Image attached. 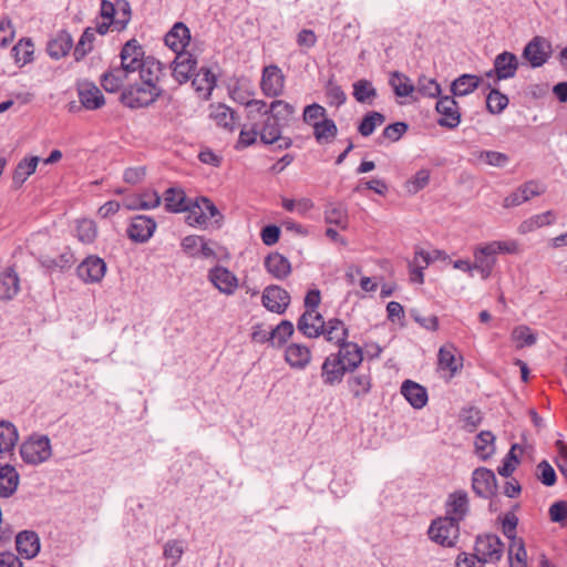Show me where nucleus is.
I'll return each instance as SVG.
<instances>
[{"label":"nucleus","mask_w":567,"mask_h":567,"mask_svg":"<svg viewBox=\"0 0 567 567\" xmlns=\"http://www.w3.org/2000/svg\"><path fill=\"white\" fill-rule=\"evenodd\" d=\"M427 535L432 542L443 547H454L460 536V523L451 517H437L432 520Z\"/></svg>","instance_id":"f257e3e1"},{"label":"nucleus","mask_w":567,"mask_h":567,"mask_svg":"<svg viewBox=\"0 0 567 567\" xmlns=\"http://www.w3.org/2000/svg\"><path fill=\"white\" fill-rule=\"evenodd\" d=\"M162 91V87H151V85L142 82L141 84H134L126 87L121 93L120 100L130 109L146 107L156 101Z\"/></svg>","instance_id":"f03ea898"},{"label":"nucleus","mask_w":567,"mask_h":567,"mask_svg":"<svg viewBox=\"0 0 567 567\" xmlns=\"http://www.w3.org/2000/svg\"><path fill=\"white\" fill-rule=\"evenodd\" d=\"M473 549L475 557L483 563L497 564L504 555L505 545L497 535L487 533L476 536Z\"/></svg>","instance_id":"7ed1b4c3"},{"label":"nucleus","mask_w":567,"mask_h":567,"mask_svg":"<svg viewBox=\"0 0 567 567\" xmlns=\"http://www.w3.org/2000/svg\"><path fill=\"white\" fill-rule=\"evenodd\" d=\"M280 126L277 121L272 120L269 115L266 116L260 131L257 130L256 124L250 128V145L256 142V136L259 134L264 144L276 145V150H287L291 146L292 141L290 137L281 136Z\"/></svg>","instance_id":"20e7f679"},{"label":"nucleus","mask_w":567,"mask_h":567,"mask_svg":"<svg viewBox=\"0 0 567 567\" xmlns=\"http://www.w3.org/2000/svg\"><path fill=\"white\" fill-rule=\"evenodd\" d=\"M20 455L28 464H40L51 456V444L48 436L30 437L20 446Z\"/></svg>","instance_id":"39448f33"},{"label":"nucleus","mask_w":567,"mask_h":567,"mask_svg":"<svg viewBox=\"0 0 567 567\" xmlns=\"http://www.w3.org/2000/svg\"><path fill=\"white\" fill-rule=\"evenodd\" d=\"M100 16L113 22L117 31H122L131 20V6L126 0H118L116 6L109 0H102Z\"/></svg>","instance_id":"423d86ee"},{"label":"nucleus","mask_w":567,"mask_h":567,"mask_svg":"<svg viewBox=\"0 0 567 567\" xmlns=\"http://www.w3.org/2000/svg\"><path fill=\"white\" fill-rule=\"evenodd\" d=\"M551 55V44L543 37H534L524 48L523 58L532 68L543 66Z\"/></svg>","instance_id":"0eeeda50"},{"label":"nucleus","mask_w":567,"mask_h":567,"mask_svg":"<svg viewBox=\"0 0 567 567\" xmlns=\"http://www.w3.org/2000/svg\"><path fill=\"white\" fill-rule=\"evenodd\" d=\"M471 485L477 497L487 499L496 493L497 480L492 470L477 467L472 473Z\"/></svg>","instance_id":"6e6552de"},{"label":"nucleus","mask_w":567,"mask_h":567,"mask_svg":"<svg viewBox=\"0 0 567 567\" xmlns=\"http://www.w3.org/2000/svg\"><path fill=\"white\" fill-rule=\"evenodd\" d=\"M546 186L543 183L535 179L528 181L506 196L503 206L505 208L519 206L530 198L544 194Z\"/></svg>","instance_id":"1a4fd4ad"},{"label":"nucleus","mask_w":567,"mask_h":567,"mask_svg":"<svg viewBox=\"0 0 567 567\" xmlns=\"http://www.w3.org/2000/svg\"><path fill=\"white\" fill-rule=\"evenodd\" d=\"M196 65L197 60L193 56V54L188 52H179L176 53L175 60L172 63V75L179 83H186L194 75V83L198 81V76L200 74H196Z\"/></svg>","instance_id":"9d476101"},{"label":"nucleus","mask_w":567,"mask_h":567,"mask_svg":"<svg viewBox=\"0 0 567 567\" xmlns=\"http://www.w3.org/2000/svg\"><path fill=\"white\" fill-rule=\"evenodd\" d=\"M436 112L441 115L437 124L446 128H455L461 123L458 104L453 96H441L435 105Z\"/></svg>","instance_id":"9b49d317"},{"label":"nucleus","mask_w":567,"mask_h":567,"mask_svg":"<svg viewBox=\"0 0 567 567\" xmlns=\"http://www.w3.org/2000/svg\"><path fill=\"white\" fill-rule=\"evenodd\" d=\"M517 56L508 51L497 54L494 59V68L486 72L487 78H496V81L508 80L515 76L518 69Z\"/></svg>","instance_id":"f8f14e48"},{"label":"nucleus","mask_w":567,"mask_h":567,"mask_svg":"<svg viewBox=\"0 0 567 567\" xmlns=\"http://www.w3.org/2000/svg\"><path fill=\"white\" fill-rule=\"evenodd\" d=\"M446 517L463 522L470 513V498L464 489H456L447 495L445 502Z\"/></svg>","instance_id":"ddd939ff"},{"label":"nucleus","mask_w":567,"mask_h":567,"mask_svg":"<svg viewBox=\"0 0 567 567\" xmlns=\"http://www.w3.org/2000/svg\"><path fill=\"white\" fill-rule=\"evenodd\" d=\"M156 226L157 224L152 217L145 215L134 216L126 230L127 237L134 243H146L153 236Z\"/></svg>","instance_id":"4468645a"},{"label":"nucleus","mask_w":567,"mask_h":567,"mask_svg":"<svg viewBox=\"0 0 567 567\" xmlns=\"http://www.w3.org/2000/svg\"><path fill=\"white\" fill-rule=\"evenodd\" d=\"M76 272L84 282L96 284L104 278L106 264L97 256H89L78 266Z\"/></svg>","instance_id":"2eb2a0df"},{"label":"nucleus","mask_w":567,"mask_h":567,"mask_svg":"<svg viewBox=\"0 0 567 567\" xmlns=\"http://www.w3.org/2000/svg\"><path fill=\"white\" fill-rule=\"evenodd\" d=\"M260 86L265 95L278 96L285 87V75L280 68L275 64L265 66L262 70Z\"/></svg>","instance_id":"dca6fc26"},{"label":"nucleus","mask_w":567,"mask_h":567,"mask_svg":"<svg viewBox=\"0 0 567 567\" xmlns=\"http://www.w3.org/2000/svg\"><path fill=\"white\" fill-rule=\"evenodd\" d=\"M78 97L85 110H97L105 105V97L95 83L82 81L78 83Z\"/></svg>","instance_id":"f3484780"},{"label":"nucleus","mask_w":567,"mask_h":567,"mask_svg":"<svg viewBox=\"0 0 567 567\" xmlns=\"http://www.w3.org/2000/svg\"><path fill=\"white\" fill-rule=\"evenodd\" d=\"M120 56L121 65L126 72L137 71L146 59L144 49L136 39H131L123 45Z\"/></svg>","instance_id":"a211bd4d"},{"label":"nucleus","mask_w":567,"mask_h":567,"mask_svg":"<svg viewBox=\"0 0 567 567\" xmlns=\"http://www.w3.org/2000/svg\"><path fill=\"white\" fill-rule=\"evenodd\" d=\"M261 301L269 311L281 315L290 303V295L279 286H268L262 292Z\"/></svg>","instance_id":"6ab92c4d"},{"label":"nucleus","mask_w":567,"mask_h":567,"mask_svg":"<svg viewBox=\"0 0 567 567\" xmlns=\"http://www.w3.org/2000/svg\"><path fill=\"white\" fill-rule=\"evenodd\" d=\"M208 279L220 292L231 295L238 287L236 276L227 268L216 266L208 272Z\"/></svg>","instance_id":"aec40b11"},{"label":"nucleus","mask_w":567,"mask_h":567,"mask_svg":"<svg viewBox=\"0 0 567 567\" xmlns=\"http://www.w3.org/2000/svg\"><path fill=\"white\" fill-rule=\"evenodd\" d=\"M347 372V368H344L340 362V358L336 357L334 353L329 354L321 367V378L326 385L341 383Z\"/></svg>","instance_id":"412c9836"},{"label":"nucleus","mask_w":567,"mask_h":567,"mask_svg":"<svg viewBox=\"0 0 567 567\" xmlns=\"http://www.w3.org/2000/svg\"><path fill=\"white\" fill-rule=\"evenodd\" d=\"M348 372H353L363 361L362 348L355 342L347 341L340 343L339 351L334 353Z\"/></svg>","instance_id":"4be33fe9"},{"label":"nucleus","mask_w":567,"mask_h":567,"mask_svg":"<svg viewBox=\"0 0 567 567\" xmlns=\"http://www.w3.org/2000/svg\"><path fill=\"white\" fill-rule=\"evenodd\" d=\"M320 331H322L321 336H323L328 342L338 347L340 343H346L349 338L348 327L341 319L338 318H332L328 321L323 320V327Z\"/></svg>","instance_id":"5701e85b"},{"label":"nucleus","mask_w":567,"mask_h":567,"mask_svg":"<svg viewBox=\"0 0 567 567\" xmlns=\"http://www.w3.org/2000/svg\"><path fill=\"white\" fill-rule=\"evenodd\" d=\"M189 41V29L183 22H176L164 37L165 44L175 53L183 52Z\"/></svg>","instance_id":"b1692460"},{"label":"nucleus","mask_w":567,"mask_h":567,"mask_svg":"<svg viewBox=\"0 0 567 567\" xmlns=\"http://www.w3.org/2000/svg\"><path fill=\"white\" fill-rule=\"evenodd\" d=\"M474 259V269L480 271L483 279H487L496 264V255L492 252L488 243L475 248Z\"/></svg>","instance_id":"393cba45"},{"label":"nucleus","mask_w":567,"mask_h":567,"mask_svg":"<svg viewBox=\"0 0 567 567\" xmlns=\"http://www.w3.org/2000/svg\"><path fill=\"white\" fill-rule=\"evenodd\" d=\"M16 547L18 553L27 558L31 559L40 551V539L33 530H22L16 537Z\"/></svg>","instance_id":"a878e982"},{"label":"nucleus","mask_w":567,"mask_h":567,"mask_svg":"<svg viewBox=\"0 0 567 567\" xmlns=\"http://www.w3.org/2000/svg\"><path fill=\"white\" fill-rule=\"evenodd\" d=\"M140 76L143 83L148 85L161 87L159 82L162 76H164V65L153 56H146L143 65L138 68Z\"/></svg>","instance_id":"bb28decb"},{"label":"nucleus","mask_w":567,"mask_h":567,"mask_svg":"<svg viewBox=\"0 0 567 567\" xmlns=\"http://www.w3.org/2000/svg\"><path fill=\"white\" fill-rule=\"evenodd\" d=\"M311 351L300 343H291L286 348L285 360L292 368L303 370L311 361Z\"/></svg>","instance_id":"cd10ccee"},{"label":"nucleus","mask_w":567,"mask_h":567,"mask_svg":"<svg viewBox=\"0 0 567 567\" xmlns=\"http://www.w3.org/2000/svg\"><path fill=\"white\" fill-rule=\"evenodd\" d=\"M73 47V38L66 30L59 31L47 43L48 54L55 60L65 56Z\"/></svg>","instance_id":"c85d7f7f"},{"label":"nucleus","mask_w":567,"mask_h":567,"mask_svg":"<svg viewBox=\"0 0 567 567\" xmlns=\"http://www.w3.org/2000/svg\"><path fill=\"white\" fill-rule=\"evenodd\" d=\"M323 327V317L313 311H305L297 322V329L307 338H318L321 336Z\"/></svg>","instance_id":"c756f323"},{"label":"nucleus","mask_w":567,"mask_h":567,"mask_svg":"<svg viewBox=\"0 0 567 567\" xmlns=\"http://www.w3.org/2000/svg\"><path fill=\"white\" fill-rule=\"evenodd\" d=\"M401 394L414 409H422L427 403L426 389L412 380L402 383Z\"/></svg>","instance_id":"7c9ffc66"},{"label":"nucleus","mask_w":567,"mask_h":567,"mask_svg":"<svg viewBox=\"0 0 567 567\" xmlns=\"http://www.w3.org/2000/svg\"><path fill=\"white\" fill-rule=\"evenodd\" d=\"M20 482V475L16 467L10 464L0 465V497L12 496Z\"/></svg>","instance_id":"2f4dec72"},{"label":"nucleus","mask_w":567,"mask_h":567,"mask_svg":"<svg viewBox=\"0 0 567 567\" xmlns=\"http://www.w3.org/2000/svg\"><path fill=\"white\" fill-rule=\"evenodd\" d=\"M40 158L30 156L22 158L12 173V187L19 189L24 182L35 172Z\"/></svg>","instance_id":"473e14b6"},{"label":"nucleus","mask_w":567,"mask_h":567,"mask_svg":"<svg viewBox=\"0 0 567 567\" xmlns=\"http://www.w3.org/2000/svg\"><path fill=\"white\" fill-rule=\"evenodd\" d=\"M164 207L169 213H182L187 209V199L185 192L178 187H169L163 195Z\"/></svg>","instance_id":"72a5a7b5"},{"label":"nucleus","mask_w":567,"mask_h":567,"mask_svg":"<svg viewBox=\"0 0 567 567\" xmlns=\"http://www.w3.org/2000/svg\"><path fill=\"white\" fill-rule=\"evenodd\" d=\"M265 267L269 274L278 279L286 278L291 271L289 260L279 252L268 255L265 259Z\"/></svg>","instance_id":"f704fd0d"},{"label":"nucleus","mask_w":567,"mask_h":567,"mask_svg":"<svg viewBox=\"0 0 567 567\" xmlns=\"http://www.w3.org/2000/svg\"><path fill=\"white\" fill-rule=\"evenodd\" d=\"M195 202L200 206L199 214L203 215L205 219V228L208 226L219 228L221 225L223 215L217 209L215 204L207 197H198L195 199Z\"/></svg>","instance_id":"c9c22d12"},{"label":"nucleus","mask_w":567,"mask_h":567,"mask_svg":"<svg viewBox=\"0 0 567 567\" xmlns=\"http://www.w3.org/2000/svg\"><path fill=\"white\" fill-rule=\"evenodd\" d=\"M481 83V78L474 74H462L451 84V92L454 96H465L474 92Z\"/></svg>","instance_id":"e433bc0d"},{"label":"nucleus","mask_w":567,"mask_h":567,"mask_svg":"<svg viewBox=\"0 0 567 567\" xmlns=\"http://www.w3.org/2000/svg\"><path fill=\"white\" fill-rule=\"evenodd\" d=\"M475 454L481 461H487L495 453V435L489 431H482L475 437Z\"/></svg>","instance_id":"4c0bfd02"},{"label":"nucleus","mask_w":567,"mask_h":567,"mask_svg":"<svg viewBox=\"0 0 567 567\" xmlns=\"http://www.w3.org/2000/svg\"><path fill=\"white\" fill-rule=\"evenodd\" d=\"M268 111H270L269 116L272 120L281 125H286L292 120L296 107L284 100H275L270 103Z\"/></svg>","instance_id":"58836bf2"},{"label":"nucleus","mask_w":567,"mask_h":567,"mask_svg":"<svg viewBox=\"0 0 567 567\" xmlns=\"http://www.w3.org/2000/svg\"><path fill=\"white\" fill-rule=\"evenodd\" d=\"M19 292V277L8 269L0 275V300H10Z\"/></svg>","instance_id":"ea45409f"},{"label":"nucleus","mask_w":567,"mask_h":567,"mask_svg":"<svg viewBox=\"0 0 567 567\" xmlns=\"http://www.w3.org/2000/svg\"><path fill=\"white\" fill-rule=\"evenodd\" d=\"M389 84L399 97H408L415 91V85L410 78L399 71L390 73Z\"/></svg>","instance_id":"a19ab883"},{"label":"nucleus","mask_w":567,"mask_h":567,"mask_svg":"<svg viewBox=\"0 0 567 567\" xmlns=\"http://www.w3.org/2000/svg\"><path fill=\"white\" fill-rule=\"evenodd\" d=\"M433 261L430 252L421 249L415 251L414 258L410 264L411 267V280L416 284H423L424 275L423 270Z\"/></svg>","instance_id":"79ce46f5"},{"label":"nucleus","mask_w":567,"mask_h":567,"mask_svg":"<svg viewBox=\"0 0 567 567\" xmlns=\"http://www.w3.org/2000/svg\"><path fill=\"white\" fill-rule=\"evenodd\" d=\"M338 134V127L333 120L323 118L315 124L313 136L319 144H328L334 140Z\"/></svg>","instance_id":"37998d69"},{"label":"nucleus","mask_w":567,"mask_h":567,"mask_svg":"<svg viewBox=\"0 0 567 567\" xmlns=\"http://www.w3.org/2000/svg\"><path fill=\"white\" fill-rule=\"evenodd\" d=\"M127 73L128 72H126L122 65L120 68H114L102 74L101 85L107 92H117L123 85Z\"/></svg>","instance_id":"c03bdc74"},{"label":"nucleus","mask_w":567,"mask_h":567,"mask_svg":"<svg viewBox=\"0 0 567 567\" xmlns=\"http://www.w3.org/2000/svg\"><path fill=\"white\" fill-rule=\"evenodd\" d=\"M18 441L16 426L6 421L0 422V453L11 452Z\"/></svg>","instance_id":"a18cd8bd"},{"label":"nucleus","mask_w":567,"mask_h":567,"mask_svg":"<svg viewBox=\"0 0 567 567\" xmlns=\"http://www.w3.org/2000/svg\"><path fill=\"white\" fill-rule=\"evenodd\" d=\"M212 117L215 120L218 126H221L229 131L235 130V127L239 124L238 117L235 115V112L226 105H218L213 111Z\"/></svg>","instance_id":"49530a36"},{"label":"nucleus","mask_w":567,"mask_h":567,"mask_svg":"<svg viewBox=\"0 0 567 567\" xmlns=\"http://www.w3.org/2000/svg\"><path fill=\"white\" fill-rule=\"evenodd\" d=\"M293 324L289 320H282L276 328L270 327V346L281 347L292 336Z\"/></svg>","instance_id":"de8ad7c7"},{"label":"nucleus","mask_w":567,"mask_h":567,"mask_svg":"<svg viewBox=\"0 0 567 567\" xmlns=\"http://www.w3.org/2000/svg\"><path fill=\"white\" fill-rule=\"evenodd\" d=\"M95 40V31L93 28H86L79 42L76 43L73 55L75 61H81L93 50V42Z\"/></svg>","instance_id":"09e8293b"},{"label":"nucleus","mask_w":567,"mask_h":567,"mask_svg":"<svg viewBox=\"0 0 567 567\" xmlns=\"http://www.w3.org/2000/svg\"><path fill=\"white\" fill-rule=\"evenodd\" d=\"M348 386L354 398L365 396L371 390V377L369 373L352 375L348 379Z\"/></svg>","instance_id":"8fccbe9b"},{"label":"nucleus","mask_w":567,"mask_h":567,"mask_svg":"<svg viewBox=\"0 0 567 567\" xmlns=\"http://www.w3.org/2000/svg\"><path fill=\"white\" fill-rule=\"evenodd\" d=\"M509 567H526L527 553L524 540H514L508 546Z\"/></svg>","instance_id":"3c124183"},{"label":"nucleus","mask_w":567,"mask_h":567,"mask_svg":"<svg viewBox=\"0 0 567 567\" xmlns=\"http://www.w3.org/2000/svg\"><path fill=\"white\" fill-rule=\"evenodd\" d=\"M384 122L385 116L383 114L377 111H372L365 114V116L362 118L358 126V131L362 136L368 137L374 132L377 126L382 125Z\"/></svg>","instance_id":"603ef678"},{"label":"nucleus","mask_w":567,"mask_h":567,"mask_svg":"<svg viewBox=\"0 0 567 567\" xmlns=\"http://www.w3.org/2000/svg\"><path fill=\"white\" fill-rule=\"evenodd\" d=\"M439 367L449 370L454 374L461 365L456 363L455 349L453 346L441 347L437 354Z\"/></svg>","instance_id":"864d4df0"},{"label":"nucleus","mask_w":567,"mask_h":567,"mask_svg":"<svg viewBox=\"0 0 567 567\" xmlns=\"http://www.w3.org/2000/svg\"><path fill=\"white\" fill-rule=\"evenodd\" d=\"M415 91L424 97L435 99L441 95L440 84L426 75H421L417 79Z\"/></svg>","instance_id":"5fc2aeb1"},{"label":"nucleus","mask_w":567,"mask_h":567,"mask_svg":"<svg viewBox=\"0 0 567 567\" xmlns=\"http://www.w3.org/2000/svg\"><path fill=\"white\" fill-rule=\"evenodd\" d=\"M353 96L359 103H370L377 96V90L370 81L361 79L353 83Z\"/></svg>","instance_id":"6e6d98bb"},{"label":"nucleus","mask_w":567,"mask_h":567,"mask_svg":"<svg viewBox=\"0 0 567 567\" xmlns=\"http://www.w3.org/2000/svg\"><path fill=\"white\" fill-rule=\"evenodd\" d=\"M97 235L96 224L92 219H81L76 225V237L83 244H92Z\"/></svg>","instance_id":"4d7b16f0"},{"label":"nucleus","mask_w":567,"mask_h":567,"mask_svg":"<svg viewBox=\"0 0 567 567\" xmlns=\"http://www.w3.org/2000/svg\"><path fill=\"white\" fill-rule=\"evenodd\" d=\"M185 551L184 542L181 539H169L163 547V557L172 560V567H175Z\"/></svg>","instance_id":"13d9d810"},{"label":"nucleus","mask_w":567,"mask_h":567,"mask_svg":"<svg viewBox=\"0 0 567 567\" xmlns=\"http://www.w3.org/2000/svg\"><path fill=\"white\" fill-rule=\"evenodd\" d=\"M324 220L330 225H336L341 229H346L348 227V213L344 207L331 206L324 212Z\"/></svg>","instance_id":"bf43d9fd"},{"label":"nucleus","mask_w":567,"mask_h":567,"mask_svg":"<svg viewBox=\"0 0 567 567\" xmlns=\"http://www.w3.org/2000/svg\"><path fill=\"white\" fill-rule=\"evenodd\" d=\"M327 117V110L318 104L312 103L307 105L303 110L302 120L306 124L315 127L316 123H319L321 120Z\"/></svg>","instance_id":"052dcab7"},{"label":"nucleus","mask_w":567,"mask_h":567,"mask_svg":"<svg viewBox=\"0 0 567 567\" xmlns=\"http://www.w3.org/2000/svg\"><path fill=\"white\" fill-rule=\"evenodd\" d=\"M508 105V97L498 90H492L486 97V107L492 114H498Z\"/></svg>","instance_id":"680f3d73"},{"label":"nucleus","mask_w":567,"mask_h":567,"mask_svg":"<svg viewBox=\"0 0 567 567\" xmlns=\"http://www.w3.org/2000/svg\"><path fill=\"white\" fill-rule=\"evenodd\" d=\"M517 525L518 518L514 512H507L504 514L502 518V530L503 534L509 539V543H514V540H523L516 536Z\"/></svg>","instance_id":"e2e57ef3"},{"label":"nucleus","mask_w":567,"mask_h":567,"mask_svg":"<svg viewBox=\"0 0 567 567\" xmlns=\"http://www.w3.org/2000/svg\"><path fill=\"white\" fill-rule=\"evenodd\" d=\"M40 264L42 267L54 270L56 268L63 269L65 267H70L72 264V256L69 254H61L56 258H52L49 256L41 257Z\"/></svg>","instance_id":"0e129e2a"},{"label":"nucleus","mask_w":567,"mask_h":567,"mask_svg":"<svg viewBox=\"0 0 567 567\" xmlns=\"http://www.w3.org/2000/svg\"><path fill=\"white\" fill-rule=\"evenodd\" d=\"M187 209L184 212L186 213L185 220L189 226L193 227H203L205 228V219L203 215L199 214V205L196 204V202L190 200L186 205Z\"/></svg>","instance_id":"69168bd1"},{"label":"nucleus","mask_w":567,"mask_h":567,"mask_svg":"<svg viewBox=\"0 0 567 567\" xmlns=\"http://www.w3.org/2000/svg\"><path fill=\"white\" fill-rule=\"evenodd\" d=\"M203 239V236L197 235H189L184 237L181 243L183 251L192 258L198 257Z\"/></svg>","instance_id":"338daca9"},{"label":"nucleus","mask_w":567,"mask_h":567,"mask_svg":"<svg viewBox=\"0 0 567 567\" xmlns=\"http://www.w3.org/2000/svg\"><path fill=\"white\" fill-rule=\"evenodd\" d=\"M537 477L545 486H553L557 478L554 467L547 461L537 465Z\"/></svg>","instance_id":"774afa93"}]
</instances>
